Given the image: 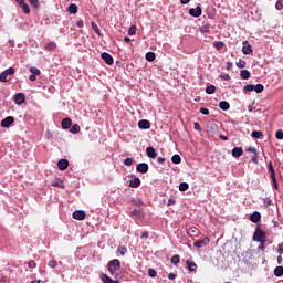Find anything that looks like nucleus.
<instances>
[{
  "label": "nucleus",
  "mask_w": 283,
  "mask_h": 283,
  "mask_svg": "<svg viewBox=\"0 0 283 283\" xmlns=\"http://www.w3.org/2000/svg\"><path fill=\"white\" fill-rule=\"evenodd\" d=\"M107 269L112 277L118 280V272L120 271V261L118 259L111 260L107 264Z\"/></svg>",
  "instance_id": "f257e3e1"
},
{
  "label": "nucleus",
  "mask_w": 283,
  "mask_h": 283,
  "mask_svg": "<svg viewBox=\"0 0 283 283\" xmlns=\"http://www.w3.org/2000/svg\"><path fill=\"white\" fill-rule=\"evenodd\" d=\"M253 240L254 242H262L266 240V232L262 231L260 227H256L253 234Z\"/></svg>",
  "instance_id": "f03ea898"
},
{
  "label": "nucleus",
  "mask_w": 283,
  "mask_h": 283,
  "mask_svg": "<svg viewBox=\"0 0 283 283\" xmlns=\"http://www.w3.org/2000/svg\"><path fill=\"white\" fill-rule=\"evenodd\" d=\"M8 76H14V67H9L0 74V83H8Z\"/></svg>",
  "instance_id": "7ed1b4c3"
},
{
  "label": "nucleus",
  "mask_w": 283,
  "mask_h": 283,
  "mask_svg": "<svg viewBox=\"0 0 283 283\" xmlns=\"http://www.w3.org/2000/svg\"><path fill=\"white\" fill-rule=\"evenodd\" d=\"M101 59H103V61H105L107 65H114V57H112L109 53L107 52L102 53Z\"/></svg>",
  "instance_id": "20e7f679"
},
{
  "label": "nucleus",
  "mask_w": 283,
  "mask_h": 283,
  "mask_svg": "<svg viewBox=\"0 0 283 283\" xmlns=\"http://www.w3.org/2000/svg\"><path fill=\"white\" fill-rule=\"evenodd\" d=\"M210 240L208 237H206L202 240L196 241L193 243V247H196V249H202V247H207L209 244Z\"/></svg>",
  "instance_id": "39448f33"
},
{
  "label": "nucleus",
  "mask_w": 283,
  "mask_h": 283,
  "mask_svg": "<svg viewBox=\"0 0 283 283\" xmlns=\"http://www.w3.org/2000/svg\"><path fill=\"white\" fill-rule=\"evenodd\" d=\"M14 103H15V105H23V103H25V94H23V93L15 94Z\"/></svg>",
  "instance_id": "423d86ee"
},
{
  "label": "nucleus",
  "mask_w": 283,
  "mask_h": 283,
  "mask_svg": "<svg viewBox=\"0 0 283 283\" xmlns=\"http://www.w3.org/2000/svg\"><path fill=\"white\" fill-rule=\"evenodd\" d=\"M250 222H253L254 224H258V222H260V220H262V214L258 211H254L250 218H249Z\"/></svg>",
  "instance_id": "0eeeda50"
},
{
  "label": "nucleus",
  "mask_w": 283,
  "mask_h": 283,
  "mask_svg": "<svg viewBox=\"0 0 283 283\" xmlns=\"http://www.w3.org/2000/svg\"><path fill=\"white\" fill-rule=\"evenodd\" d=\"M243 48H242V53L243 54H252L253 53V49L251 48V44H249V41H243L242 43Z\"/></svg>",
  "instance_id": "6e6552de"
},
{
  "label": "nucleus",
  "mask_w": 283,
  "mask_h": 283,
  "mask_svg": "<svg viewBox=\"0 0 283 283\" xmlns=\"http://www.w3.org/2000/svg\"><path fill=\"white\" fill-rule=\"evenodd\" d=\"M139 129H151V122L147 119H142L138 122Z\"/></svg>",
  "instance_id": "1a4fd4ad"
},
{
  "label": "nucleus",
  "mask_w": 283,
  "mask_h": 283,
  "mask_svg": "<svg viewBox=\"0 0 283 283\" xmlns=\"http://www.w3.org/2000/svg\"><path fill=\"white\" fill-rule=\"evenodd\" d=\"M67 167H70V161H67V159H60L57 161V168L60 169V171H65Z\"/></svg>",
  "instance_id": "9d476101"
},
{
  "label": "nucleus",
  "mask_w": 283,
  "mask_h": 283,
  "mask_svg": "<svg viewBox=\"0 0 283 283\" xmlns=\"http://www.w3.org/2000/svg\"><path fill=\"white\" fill-rule=\"evenodd\" d=\"M136 169L139 171V174H147L149 171V165L142 163L137 165Z\"/></svg>",
  "instance_id": "9b49d317"
},
{
  "label": "nucleus",
  "mask_w": 283,
  "mask_h": 283,
  "mask_svg": "<svg viewBox=\"0 0 283 283\" xmlns=\"http://www.w3.org/2000/svg\"><path fill=\"white\" fill-rule=\"evenodd\" d=\"M189 14H190V17H195V18L201 17L202 15V8L197 7L195 9L193 8L190 9Z\"/></svg>",
  "instance_id": "f8f14e48"
},
{
  "label": "nucleus",
  "mask_w": 283,
  "mask_h": 283,
  "mask_svg": "<svg viewBox=\"0 0 283 283\" xmlns=\"http://www.w3.org/2000/svg\"><path fill=\"white\" fill-rule=\"evenodd\" d=\"M52 187H57L59 189H65V184L60 178H55L51 181Z\"/></svg>",
  "instance_id": "ddd939ff"
},
{
  "label": "nucleus",
  "mask_w": 283,
  "mask_h": 283,
  "mask_svg": "<svg viewBox=\"0 0 283 283\" xmlns=\"http://www.w3.org/2000/svg\"><path fill=\"white\" fill-rule=\"evenodd\" d=\"M14 123V118L12 116H8L1 120V127H10Z\"/></svg>",
  "instance_id": "4468645a"
},
{
  "label": "nucleus",
  "mask_w": 283,
  "mask_h": 283,
  "mask_svg": "<svg viewBox=\"0 0 283 283\" xmlns=\"http://www.w3.org/2000/svg\"><path fill=\"white\" fill-rule=\"evenodd\" d=\"M74 220H85V211L76 210L73 212Z\"/></svg>",
  "instance_id": "2eb2a0df"
},
{
  "label": "nucleus",
  "mask_w": 283,
  "mask_h": 283,
  "mask_svg": "<svg viewBox=\"0 0 283 283\" xmlns=\"http://www.w3.org/2000/svg\"><path fill=\"white\" fill-rule=\"evenodd\" d=\"M244 154V150H242V147H234L232 149V156L233 158H240Z\"/></svg>",
  "instance_id": "dca6fc26"
},
{
  "label": "nucleus",
  "mask_w": 283,
  "mask_h": 283,
  "mask_svg": "<svg viewBox=\"0 0 283 283\" xmlns=\"http://www.w3.org/2000/svg\"><path fill=\"white\" fill-rule=\"evenodd\" d=\"M61 125L62 129H70V127H72V119L66 117L62 119Z\"/></svg>",
  "instance_id": "f3484780"
},
{
  "label": "nucleus",
  "mask_w": 283,
  "mask_h": 283,
  "mask_svg": "<svg viewBox=\"0 0 283 283\" xmlns=\"http://www.w3.org/2000/svg\"><path fill=\"white\" fill-rule=\"evenodd\" d=\"M129 187H132L133 189H138V187H140V178L135 177L134 179H132L129 182Z\"/></svg>",
  "instance_id": "a211bd4d"
},
{
  "label": "nucleus",
  "mask_w": 283,
  "mask_h": 283,
  "mask_svg": "<svg viewBox=\"0 0 283 283\" xmlns=\"http://www.w3.org/2000/svg\"><path fill=\"white\" fill-rule=\"evenodd\" d=\"M146 154H147L148 158H156V156H157L156 149H154V147H151V146L146 148Z\"/></svg>",
  "instance_id": "6ab92c4d"
},
{
  "label": "nucleus",
  "mask_w": 283,
  "mask_h": 283,
  "mask_svg": "<svg viewBox=\"0 0 283 283\" xmlns=\"http://www.w3.org/2000/svg\"><path fill=\"white\" fill-rule=\"evenodd\" d=\"M240 76L243 81H249V78H251V72L248 70H241Z\"/></svg>",
  "instance_id": "aec40b11"
},
{
  "label": "nucleus",
  "mask_w": 283,
  "mask_h": 283,
  "mask_svg": "<svg viewBox=\"0 0 283 283\" xmlns=\"http://www.w3.org/2000/svg\"><path fill=\"white\" fill-rule=\"evenodd\" d=\"M67 12H70V14H76V12H78V6L71 3L67 8Z\"/></svg>",
  "instance_id": "412c9836"
},
{
  "label": "nucleus",
  "mask_w": 283,
  "mask_h": 283,
  "mask_svg": "<svg viewBox=\"0 0 283 283\" xmlns=\"http://www.w3.org/2000/svg\"><path fill=\"white\" fill-rule=\"evenodd\" d=\"M219 107L220 109H222L223 112L229 111V108L231 107V105L229 104V102L227 101H222L219 103Z\"/></svg>",
  "instance_id": "4be33fe9"
},
{
  "label": "nucleus",
  "mask_w": 283,
  "mask_h": 283,
  "mask_svg": "<svg viewBox=\"0 0 283 283\" xmlns=\"http://www.w3.org/2000/svg\"><path fill=\"white\" fill-rule=\"evenodd\" d=\"M102 281H103L104 283H118V280L113 281V279L109 277L107 274H102Z\"/></svg>",
  "instance_id": "5701e85b"
},
{
  "label": "nucleus",
  "mask_w": 283,
  "mask_h": 283,
  "mask_svg": "<svg viewBox=\"0 0 283 283\" xmlns=\"http://www.w3.org/2000/svg\"><path fill=\"white\" fill-rule=\"evenodd\" d=\"M186 264H187L189 271H196V269H198V265L196 264V262L187 260Z\"/></svg>",
  "instance_id": "b1692460"
},
{
  "label": "nucleus",
  "mask_w": 283,
  "mask_h": 283,
  "mask_svg": "<svg viewBox=\"0 0 283 283\" xmlns=\"http://www.w3.org/2000/svg\"><path fill=\"white\" fill-rule=\"evenodd\" d=\"M188 233H190V235H193L195 238H198V235H200V230H198V228L192 227L189 229Z\"/></svg>",
  "instance_id": "393cba45"
},
{
  "label": "nucleus",
  "mask_w": 283,
  "mask_h": 283,
  "mask_svg": "<svg viewBox=\"0 0 283 283\" xmlns=\"http://www.w3.org/2000/svg\"><path fill=\"white\" fill-rule=\"evenodd\" d=\"M146 61H149V63L156 61V53L154 52L146 53Z\"/></svg>",
  "instance_id": "a878e982"
},
{
  "label": "nucleus",
  "mask_w": 283,
  "mask_h": 283,
  "mask_svg": "<svg viewBox=\"0 0 283 283\" xmlns=\"http://www.w3.org/2000/svg\"><path fill=\"white\" fill-rule=\"evenodd\" d=\"M200 31H201L203 34H209V32H211V24H203V25L200 28Z\"/></svg>",
  "instance_id": "bb28decb"
},
{
  "label": "nucleus",
  "mask_w": 283,
  "mask_h": 283,
  "mask_svg": "<svg viewBox=\"0 0 283 283\" xmlns=\"http://www.w3.org/2000/svg\"><path fill=\"white\" fill-rule=\"evenodd\" d=\"M274 275H275V277H282V275H283V266H276L274 269Z\"/></svg>",
  "instance_id": "cd10ccee"
},
{
  "label": "nucleus",
  "mask_w": 283,
  "mask_h": 283,
  "mask_svg": "<svg viewBox=\"0 0 283 283\" xmlns=\"http://www.w3.org/2000/svg\"><path fill=\"white\" fill-rule=\"evenodd\" d=\"M213 48H216V50H218L220 52V50H222L224 48V42L216 41V42H213Z\"/></svg>",
  "instance_id": "c85d7f7f"
},
{
  "label": "nucleus",
  "mask_w": 283,
  "mask_h": 283,
  "mask_svg": "<svg viewBox=\"0 0 283 283\" xmlns=\"http://www.w3.org/2000/svg\"><path fill=\"white\" fill-rule=\"evenodd\" d=\"M91 25L96 34H98L99 36H103V33H101V29L98 28V24H96V22H92Z\"/></svg>",
  "instance_id": "c756f323"
},
{
  "label": "nucleus",
  "mask_w": 283,
  "mask_h": 283,
  "mask_svg": "<svg viewBox=\"0 0 283 283\" xmlns=\"http://www.w3.org/2000/svg\"><path fill=\"white\" fill-rule=\"evenodd\" d=\"M29 72H31V74L35 75V76H40L41 75V70H39L38 67L35 66H31L29 69Z\"/></svg>",
  "instance_id": "7c9ffc66"
},
{
  "label": "nucleus",
  "mask_w": 283,
  "mask_h": 283,
  "mask_svg": "<svg viewBox=\"0 0 283 283\" xmlns=\"http://www.w3.org/2000/svg\"><path fill=\"white\" fill-rule=\"evenodd\" d=\"M171 160H172L174 165H180V163H182V158H180V155H174L171 157Z\"/></svg>",
  "instance_id": "2f4dec72"
},
{
  "label": "nucleus",
  "mask_w": 283,
  "mask_h": 283,
  "mask_svg": "<svg viewBox=\"0 0 283 283\" xmlns=\"http://www.w3.org/2000/svg\"><path fill=\"white\" fill-rule=\"evenodd\" d=\"M71 134H78V132H81V126L78 124H74L71 129H70Z\"/></svg>",
  "instance_id": "473e14b6"
},
{
  "label": "nucleus",
  "mask_w": 283,
  "mask_h": 283,
  "mask_svg": "<svg viewBox=\"0 0 283 283\" xmlns=\"http://www.w3.org/2000/svg\"><path fill=\"white\" fill-rule=\"evenodd\" d=\"M254 92H256V94H262L264 92V85L262 84H256L254 86Z\"/></svg>",
  "instance_id": "72a5a7b5"
},
{
  "label": "nucleus",
  "mask_w": 283,
  "mask_h": 283,
  "mask_svg": "<svg viewBox=\"0 0 283 283\" xmlns=\"http://www.w3.org/2000/svg\"><path fill=\"white\" fill-rule=\"evenodd\" d=\"M252 138H262L264 134L261 130H253L251 134Z\"/></svg>",
  "instance_id": "f704fd0d"
},
{
  "label": "nucleus",
  "mask_w": 283,
  "mask_h": 283,
  "mask_svg": "<svg viewBox=\"0 0 283 283\" xmlns=\"http://www.w3.org/2000/svg\"><path fill=\"white\" fill-rule=\"evenodd\" d=\"M29 3L35 8L36 10H39V8H41V3L39 2V0H29Z\"/></svg>",
  "instance_id": "c9c22d12"
},
{
  "label": "nucleus",
  "mask_w": 283,
  "mask_h": 283,
  "mask_svg": "<svg viewBox=\"0 0 283 283\" xmlns=\"http://www.w3.org/2000/svg\"><path fill=\"white\" fill-rule=\"evenodd\" d=\"M45 50H49V51L56 50V43L55 42H49L45 45Z\"/></svg>",
  "instance_id": "e433bc0d"
},
{
  "label": "nucleus",
  "mask_w": 283,
  "mask_h": 283,
  "mask_svg": "<svg viewBox=\"0 0 283 283\" xmlns=\"http://www.w3.org/2000/svg\"><path fill=\"white\" fill-rule=\"evenodd\" d=\"M255 90V85L248 84L243 87V92H253Z\"/></svg>",
  "instance_id": "4c0bfd02"
},
{
  "label": "nucleus",
  "mask_w": 283,
  "mask_h": 283,
  "mask_svg": "<svg viewBox=\"0 0 283 283\" xmlns=\"http://www.w3.org/2000/svg\"><path fill=\"white\" fill-rule=\"evenodd\" d=\"M214 93H216V86L214 85L207 86L206 94H214Z\"/></svg>",
  "instance_id": "58836bf2"
},
{
  "label": "nucleus",
  "mask_w": 283,
  "mask_h": 283,
  "mask_svg": "<svg viewBox=\"0 0 283 283\" xmlns=\"http://www.w3.org/2000/svg\"><path fill=\"white\" fill-rule=\"evenodd\" d=\"M124 165L126 167H132L134 165V158H126V159H124Z\"/></svg>",
  "instance_id": "ea45409f"
},
{
  "label": "nucleus",
  "mask_w": 283,
  "mask_h": 283,
  "mask_svg": "<svg viewBox=\"0 0 283 283\" xmlns=\"http://www.w3.org/2000/svg\"><path fill=\"white\" fill-rule=\"evenodd\" d=\"M48 265L51 269H56V266H59V262L56 260L52 259L51 261H49Z\"/></svg>",
  "instance_id": "a19ab883"
},
{
  "label": "nucleus",
  "mask_w": 283,
  "mask_h": 283,
  "mask_svg": "<svg viewBox=\"0 0 283 283\" xmlns=\"http://www.w3.org/2000/svg\"><path fill=\"white\" fill-rule=\"evenodd\" d=\"M187 189H189V184L187 182H181L179 185V191H187Z\"/></svg>",
  "instance_id": "79ce46f5"
},
{
  "label": "nucleus",
  "mask_w": 283,
  "mask_h": 283,
  "mask_svg": "<svg viewBox=\"0 0 283 283\" xmlns=\"http://www.w3.org/2000/svg\"><path fill=\"white\" fill-rule=\"evenodd\" d=\"M20 8L23 10L24 14H30V6L28 3L24 2Z\"/></svg>",
  "instance_id": "37998d69"
},
{
  "label": "nucleus",
  "mask_w": 283,
  "mask_h": 283,
  "mask_svg": "<svg viewBox=\"0 0 283 283\" xmlns=\"http://www.w3.org/2000/svg\"><path fill=\"white\" fill-rule=\"evenodd\" d=\"M170 261H171L172 264H179V263H180V255L175 254V255L171 258Z\"/></svg>",
  "instance_id": "c03bdc74"
},
{
  "label": "nucleus",
  "mask_w": 283,
  "mask_h": 283,
  "mask_svg": "<svg viewBox=\"0 0 283 283\" xmlns=\"http://www.w3.org/2000/svg\"><path fill=\"white\" fill-rule=\"evenodd\" d=\"M237 67L243 70V67H247V62L244 60H239V62H237Z\"/></svg>",
  "instance_id": "a18cd8bd"
},
{
  "label": "nucleus",
  "mask_w": 283,
  "mask_h": 283,
  "mask_svg": "<svg viewBox=\"0 0 283 283\" xmlns=\"http://www.w3.org/2000/svg\"><path fill=\"white\" fill-rule=\"evenodd\" d=\"M220 78L221 81H231V75L227 73H221Z\"/></svg>",
  "instance_id": "49530a36"
},
{
  "label": "nucleus",
  "mask_w": 283,
  "mask_h": 283,
  "mask_svg": "<svg viewBox=\"0 0 283 283\" xmlns=\"http://www.w3.org/2000/svg\"><path fill=\"white\" fill-rule=\"evenodd\" d=\"M130 216L133 218H140L142 212L139 210L135 209V210L132 211Z\"/></svg>",
  "instance_id": "de8ad7c7"
},
{
  "label": "nucleus",
  "mask_w": 283,
  "mask_h": 283,
  "mask_svg": "<svg viewBox=\"0 0 283 283\" xmlns=\"http://www.w3.org/2000/svg\"><path fill=\"white\" fill-rule=\"evenodd\" d=\"M128 34H129V36H134L136 34V25H132L128 29Z\"/></svg>",
  "instance_id": "09e8293b"
},
{
  "label": "nucleus",
  "mask_w": 283,
  "mask_h": 283,
  "mask_svg": "<svg viewBox=\"0 0 283 283\" xmlns=\"http://www.w3.org/2000/svg\"><path fill=\"white\" fill-rule=\"evenodd\" d=\"M276 140H283V130H277L275 133Z\"/></svg>",
  "instance_id": "8fccbe9b"
},
{
  "label": "nucleus",
  "mask_w": 283,
  "mask_h": 283,
  "mask_svg": "<svg viewBox=\"0 0 283 283\" xmlns=\"http://www.w3.org/2000/svg\"><path fill=\"white\" fill-rule=\"evenodd\" d=\"M148 275L149 277H156V275H158V272H156V270L154 269H148Z\"/></svg>",
  "instance_id": "3c124183"
},
{
  "label": "nucleus",
  "mask_w": 283,
  "mask_h": 283,
  "mask_svg": "<svg viewBox=\"0 0 283 283\" xmlns=\"http://www.w3.org/2000/svg\"><path fill=\"white\" fill-rule=\"evenodd\" d=\"M275 8H276V10H283V0H277Z\"/></svg>",
  "instance_id": "603ef678"
},
{
  "label": "nucleus",
  "mask_w": 283,
  "mask_h": 283,
  "mask_svg": "<svg viewBox=\"0 0 283 283\" xmlns=\"http://www.w3.org/2000/svg\"><path fill=\"white\" fill-rule=\"evenodd\" d=\"M117 251H118L119 254L125 255V253H127V248L119 247Z\"/></svg>",
  "instance_id": "864d4df0"
},
{
  "label": "nucleus",
  "mask_w": 283,
  "mask_h": 283,
  "mask_svg": "<svg viewBox=\"0 0 283 283\" xmlns=\"http://www.w3.org/2000/svg\"><path fill=\"white\" fill-rule=\"evenodd\" d=\"M199 112H200V114H203V116H209L208 108L201 107Z\"/></svg>",
  "instance_id": "5fc2aeb1"
},
{
  "label": "nucleus",
  "mask_w": 283,
  "mask_h": 283,
  "mask_svg": "<svg viewBox=\"0 0 283 283\" xmlns=\"http://www.w3.org/2000/svg\"><path fill=\"white\" fill-rule=\"evenodd\" d=\"M193 127H195L196 132H202V127L200 126V123L196 122L193 124Z\"/></svg>",
  "instance_id": "6e6d98bb"
},
{
  "label": "nucleus",
  "mask_w": 283,
  "mask_h": 283,
  "mask_svg": "<svg viewBox=\"0 0 283 283\" xmlns=\"http://www.w3.org/2000/svg\"><path fill=\"white\" fill-rule=\"evenodd\" d=\"M245 151H249L250 154H258V149L255 147H249Z\"/></svg>",
  "instance_id": "4d7b16f0"
},
{
  "label": "nucleus",
  "mask_w": 283,
  "mask_h": 283,
  "mask_svg": "<svg viewBox=\"0 0 283 283\" xmlns=\"http://www.w3.org/2000/svg\"><path fill=\"white\" fill-rule=\"evenodd\" d=\"M272 186L274 187V189H280V186L277 185V178L272 179Z\"/></svg>",
  "instance_id": "13d9d810"
},
{
  "label": "nucleus",
  "mask_w": 283,
  "mask_h": 283,
  "mask_svg": "<svg viewBox=\"0 0 283 283\" xmlns=\"http://www.w3.org/2000/svg\"><path fill=\"white\" fill-rule=\"evenodd\" d=\"M277 253H280V255H283V243H279Z\"/></svg>",
  "instance_id": "bf43d9fd"
},
{
  "label": "nucleus",
  "mask_w": 283,
  "mask_h": 283,
  "mask_svg": "<svg viewBox=\"0 0 283 283\" xmlns=\"http://www.w3.org/2000/svg\"><path fill=\"white\" fill-rule=\"evenodd\" d=\"M28 265H29V269H36V262L34 261H29Z\"/></svg>",
  "instance_id": "052dcab7"
},
{
  "label": "nucleus",
  "mask_w": 283,
  "mask_h": 283,
  "mask_svg": "<svg viewBox=\"0 0 283 283\" xmlns=\"http://www.w3.org/2000/svg\"><path fill=\"white\" fill-rule=\"evenodd\" d=\"M275 168L273 167V161H269L268 164V171H274Z\"/></svg>",
  "instance_id": "680f3d73"
},
{
  "label": "nucleus",
  "mask_w": 283,
  "mask_h": 283,
  "mask_svg": "<svg viewBox=\"0 0 283 283\" xmlns=\"http://www.w3.org/2000/svg\"><path fill=\"white\" fill-rule=\"evenodd\" d=\"M252 163H254V165H258L259 160H258V153L254 154V156L251 158Z\"/></svg>",
  "instance_id": "e2e57ef3"
},
{
  "label": "nucleus",
  "mask_w": 283,
  "mask_h": 283,
  "mask_svg": "<svg viewBox=\"0 0 283 283\" xmlns=\"http://www.w3.org/2000/svg\"><path fill=\"white\" fill-rule=\"evenodd\" d=\"M259 242H260L259 249H261L262 251H264V244H266V240L259 241Z\"/></svg>",
  "instance_id": "0e129e2a"
},
{
  "label": "nucleus",
  "mask_w": 283,
  "mask_h": 283,
  "mask_svg": "<svg viewBox=\"0 0 283 283\" xmlns=\"http://www.w3.org/2000/svg\"><path fill=\"white\" fill-rule=\"evenodd\" d=\"M76 25H77V28H83V25H85V22H83V20H78L76 22Z\"/></svg>",
  "instance_id": "69168bd1"
},
{
  "label": "nucleus",
  "mask_w": 283,
  "mask_h": 283,
  "mask_svg": "<svg viewBox=\"0 0 283 283\" xmlns=\"http://www.w3.org/2000/svg\"><path fill=\"white\" fill-rule=\"evenodd\" d=\"M147 238H149V232L145 231L142 233V239L147 240Z\"/></svg>",
  "instance_id": "338daca9"
},
{
  "label": "nucleus",
  "mask_w": 283,
  "mask_h": 283,
  "mask_svg": "<svg viewBox=\"0 0 283 283\" xmlns=\"http://www.w3.org/2000/svg\"><path fill=\"white\" fill-rule=\"evenodd\" d=\"M0 282H2V283L8 282V276L0 275Z\"/></svg>",
  "instance_id": "774afa93"
}]
</instances>
